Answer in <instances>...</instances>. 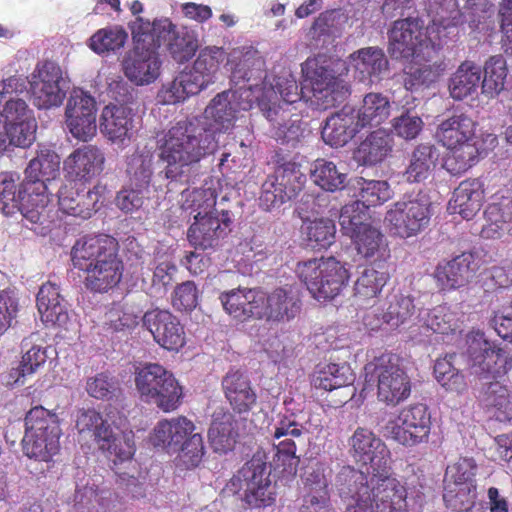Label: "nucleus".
Wrapping results in <instances>:
<instances>
[{
	"label": "nucleus",
	"instance_id": "f257e3e1",
	"mask_svg": "<svg viewBox=\"0 0 512 512\" xmlns=\"http://www.w3.org/2000/svg\"><path fill=\"white\" fill-rule=\"evenodd\" d=\"M158 161L162 173L170 181L187 180L192 167L218 147L216 130L198 117H185L155 135Z\"/></svg>",
	"mask_w": 512,
	"mask_h": 512
},
{
	"label": "nucleus",
	"instance_id": "f03ea898",
	"mask_svg": "<svg viewBox=\"0 0 512 512\" xmlns=\"http://www.w3.org/2000/svg\"><path fill=\"white\" fill-rule=\"evenodd\" d=\"M118 240L108 234L84 235L71 248L75 269L86 274L85 287L93 292H107L117 286L124 272Z\"/></svg>",
	"mask_w": 512,
	"mask_h": 512
},
{
	"label": "nucleus",
	"instance_id": "7ed1b4c3",
	"mask_svg": "<svg viewBox=\"0 0 512 512\" xmlns=\"http://www.w3.org/2000/svg\"><path fill=\"white\" fill-rule=\"evenodd\" d=\"M195 430V424L186 416L166 418L157 422L150 441L156 448L179 452L176 465L189 470L199 466L204 456L203 437Z\"/></svg>",
	"mask_w": 512,
	"mask_h": 512
},
{
	"label": "nucleus",
	"instance_id": "20e7f679",
	"mask_svg": "<svg viewBox=\"0 0 512 512\" xmlns=\"http://www.w3.org/2000/svg\"><path fill=\"white\" fill-rule=\"evenodd\" d=\"M270 474L265 459L256 454L230 478L225 489L238 496L245 508L270 507L277 498L276 484L272 483Z\"/></svg>",
	"mask_w": 512,
	"mask_h": 512
},
{
	"label": "nucleus",
	"instance_id": "39448f33",
	"mask_svg": "<svg viewBox=\"0 0 512 512\" xmlns=\"http://www.w3.org/2000/svg\"><path fill=\"white\" fill-rule=\"evenodd\" d=\"M304 89H309V100L318 109L327 110L342 104L350 95L349 86L337 75L335 62L323 55L308 58L302 64Z\"/></svg>",
	"mask_w": 512,
	"mask_h": 512
},
{
	"label": "nucleus",
	"instance_id": "423d86ee",
	"mask_svg": "<svg viewBox=\"0 0 512 512\" xmlns=\"http://www.w3.org/2000/svg\"><path fill=\"white\" fill-rule=\"evenodd\" d=\"M24 454L38 461L49 462L60 451L62 430L58 415L41 405L32 407L24 418Z\"/></svg>",
	"mask_w": 512,
	"mask_h": 512
},
{
	"label": "nucleus",
	"instance_id": "0eeeda50",
	"mask_svg": "<svg viewBox=\"0 0 512 512\" xmlns=\"http://www.w3.org/2000/svg\"><path fill=\"white\" fill-rule=\"evenodd\" d=\"M129 28L134 47L123 62L124 74L136 85L151 84L160 76L162 61L153 35L148 33L149 20L136 17Z\"/></svg>",
	"mask_w": 512,
	"mask_h": 512
},
{
	"label": "nucleus",
	"instance_id": "6e6552de",
	"mask_svg": "<svg viewBox=\"0 0 512 512\" xmlns=\"http://www.w3.org/2000/svg\"><path fill=\"white\" fill-rule=\"evenodd\" d=\"M134 381L140 398L165 413L177 410L183 402V386L171 371L158 363L138 368Z\"/></svg>",
	"mask_w": 512,
	"mask_h": 512
},
{
	"label": "nucleus",
	"instance_id": "1a4fd4ad",
	"mask_svg": "<svg viewBox=\"0 0 512 512\" xmlns=\"http://www.w3.org/2000/svg\"><path fill=\"white\" fill-rule=\"evenodd\" d=\"M301 283L317 301H330L347 285L350 274L335 257L313 258L299 262L295 269Z\"/></svg>",
	"mask_w": 512,
	"mask_h": 512
},
{
	"label": "nucleus",
	"instance_id": "9d476101",
	"mask_svg": "<svg viewBox=\"0 0 512 512\" xmlns=\"http://www.w3.org/2000/svg\"><path fill=\"white\" fill-rule=\"evenodd\" d=\"M275 171L262 184L259 198L260 206L270 210L286 201L292 200L304 188L306 176L300 170V164L282 150L272 157Z\"/></svg>",
	"mask_w": 512,
	"mask_h": 512
},
{
	"label": "nucleus",
	"instance_id": "9b49d317",
	"mask_svg": "<svg viewBox=\"0 0 512 512\" xmlns=\"http://www.w3.org/2000/svg\"><path fill=\"white\" fill-rule=\"evenodd\" d=\"M75 426L80 434H92L99 449L114 456V463L128 461L135 454L134 433H116L101 413L93 408L79 410Z\"/></svg>",
	"mask_w": 512,
	"mask_h": 512
},
{
	"label": "nucleus",
	"instance_id": "f8f14e48",
	"mask_svg": "<svg viewBox=\"0 0 512 512\" xmlns=\"http://www.w3.org/2000/svg\"><path fill=\"white\" fill-rule=\"evenodd\" d=\"M432 216L431 202L422 192L405 194L394 202L384 221L392 236L408 239L424 231Z\"/></svg>",
	"mask_w": 512,
	"mask_h": 512
},
{
	"label": "nucleus",
	"instance_id": "ddd939ff",
	"mask_svg": "<svg viewBox=\"0 0 512 512\" xmlns=\"http://www.w3.org/2000/svg\"><path fill=\"white\" fill-rule=\"evenodd\" d=\"M467 358L471 373L483 379H502L512 369L511 354L484 333L468 336Z\"/></svg>",
	"mask_w": 512,
	"mask_h": 512
},
{
	"label": "nucleus",
	"instance_id": "4468645a",
	"mask_svg": "<svg viewBox=\"0 0 512 512\" xmlns=\"http://www.w3.org/2000/svg\"><path fill=\"white\" fill-rule=\"evenodd\" d=\"M377 378V398L388 406H397L411 394V380L403 367V359L386 352L369 364Z\"/></svg>",
	"mask_w": 512,
	"mask_h": 512
},
{
	"label": "nucleus",
	"instance_id": "2eb2a0df",
	"mask_svg": "<svg viewBox=\"0 0 512 512\" xmlns=\"http://www.w3.org/2000/svg\"><path fill=\"white\" fill-rule=\"evenodd\" d=\"M431 414L426 405L417 403L405 407L387 421L384 435L405 447L427 443L431 432Z\"/></svg>",
	"mask_w": 512,
	"mask_h": 512
},
{
	"label": "nucleus",
	"instance_id": "dca6fc26",
	"mask_svg": "<svg viewBox=\"0 0 512 512\" xmlns=\"http://www.w3.org/2000/svg\"><path fill=\"white\" fill-rule=\"evenodd\" d=\"M387 51L392 59L408 60L423 57L427 50L432 52L436 46L424 32L423 22L419 18L407 17L393 22L388 30Z\"/></svg>",
	"mask_w": 512,
	"mask_h": 512
},
{
	"label": "nucleus",
	"instance_id": "f3484780",
	"mask_svg": "<svg viewBox=\"0 0 512 512\" xmlns=\"http://www.w3.org/2000/svg\"><path fill=\"white\" fill-rule=\"evenodd\" d=\"M336 487L345 504L344 512H378L375 477L352 466H343L336 476Z\"/></svg>",
	"mask_w": 512,
	"mask_h": 512
},
{
	"label": "nucleus",
	"instance_id": "a211bd4d",
	"mask_svg": "<svg viewBox=\"0 0 512 512\" xmlns=\"http://www.w3.org/2000/svg\"><path fill=\"white\" fill-rule=\"evenodd\" d=\"M148 33L158 49L165 45L167 52L177 63L188 62L199 48L198 35L188 27L177 28L170 19H155L149 21Z\"/></svg>",
	"mask_w": 512,
	"mask_h": 512
},
{
	"label": "nucleus",
	"instance_id": "6ab92c4d",
	"mask_svg": "<svg viewBox=\"0 0 512 512\" xmlns=\"http://www.w3.org/2000/svg\"><path fill=\"white\" fill-rule=\"evenodd\" d=\"M59 168V155L47 147L40 148L30 160L25 169L24 191L36 196V207L47 209L50 202L47 185L59 175Z\"/></svg>",
	"mask_w": 512,
	"mask_h": 512
},
{
	"label": "nucleus",
	"instance_id": "aec40b11",
	"mask_svg": "<svg viewBox=\"0 0 512 512\" xmlns=\"http://www.w3.org/2000/svg\"><path fill=\"white\" fill-rule=\"evenodd\" d=\"M353 459L361 465H369L372 475L383 474L391 469V453L386 444L371 430L358 427L349 441Z\"/></svg>",
	"mask_w": 512,
	"mask_h": 512
},
{
	"label": "nucleus",
	"instance_id": "412c9836",
	"mask_svg": "<svg viewBox=\"0 0 512 512\" xmlns=\"http://www.w3.org/2000/svg\"><path fill=\"white\" fill-rule=\"evenodd\" d=\"M358 193L357 200L342 207L339 215V224L342 228H349L359 218H365V211L369 207H375L388 201L392 196V191L387 181L366 180L359 178L357 180Z\"/></svg>",
	"mask_w": 512,
	"mask_h": 512
},
{
	"label": "nucleus",
	"instance_id": "4be33fe9",
	"mask_svg": "<svg viewBox=\"0 0 512 512\" xmlns=\"http://www.w3.org/2000/svg\"><path fill=\"white\" fill-rule=\"evenodd\" d=\"M143 326L154 341L168 351H179L186 344V333L179 318L166 309H151L142 317Z\"/></svg>",
	"mask_w": 512,
	"mask_h": 512
},
{
	"label": "nucleus",
	"instance_id": "5701e85b",
	"mask_svg": "<svg viewBox=\"0 0 512 512\" xmlns=\"http://www.w3.org/2000/svg\"><path fill=\"white\" fill-rule=\"evenodd\" d=\"M24 190V181L17 189L12 174L0 173V210L5 215L20 211L23 217L31 223L42 224L47 216L46 209L33 205L36 202V196Z\"/></svg>",
	"mask_w": 512,
	"mask_h": 512
},
{
	"label": "nucleus",
	"instance_id": "b1692460",
	"mask_svg": "<svg viewBox=\"0 0 512 512\" xmlns=\"http://www.w3.org/2000/svg\"><path fill=\"white\" fill-rule=\"evenodd\" d=\"M66 125L76 139L88 141L97 131L95 99L81 89L70 94L65 109Z\"/></svg>",
	"mask_w": 512,
	"mask_h": 512
},
{
	"label": "nucleus",
	"instance_id": "393cba45",
	"mask_svg": "<svg viewBox=\"0 0 512 512\" xmlns=\"http://www.w3.org/2000/svg\"><path fill=\"white\" fill-rule=\"evenodd\" d=\"M106 185L97 183L85 191L76 183L63 185L58 191L59 210L69 216L88 219L98 210V204L105 200Z\"/></svg>",
	"mask_w": 512,
	"mask_h": 512
},
{
	"label": "nucleus",
	"instance_id": "a878e982",
	"mask_svg": "<svg viewBox=\"0 0 512 512\" xmlns=\"http://www.w3.org/2000/svg\"><path fill=\"white\" fill-rule=\"evenodd\" d=\"M364 219L359 218V223L355 221L349 228L341 227L342 232L352 239L357 253L372 261L371 264H388L391 252L385 236L379 229L365 224Z\"/></svg>",
	"mask_w": 512,
	"mask_h": 512
},
{
	"label": "nucleus",
	"instance_id": "bb28decb",
	"mask_svg": "<svg viewBox=\"0 0 512 512\" xmlns=\"http://www.w3.org/2000/svg\"><path fill=\"white\" fill-rule=\"evenodd\" d=\"M231 223L230 212L227 210L219 214L194 216L187 231L188 242L196 250L215 249L230 231Z\"/></svg>",
	"mask_w": 512,
	"mask_h": 512
},
{
	"label": "nucleus",
	"instance_id": "cd10ccee",
	"mask_svg": "<svg viewBox=\"0 0 512 512\" xmlns=\"http://www.w3.org/2000/svg\"><path fill=\"white\" fill-rule=\"evenodd\" d=\"M414 312L415 306L410 296L394 293L388 295L380 307H372V310L364 315L363 323L371 330L380 328L383 323L399 326L410 319Z\"/></svg>",
	"mask_w": 512,
	"mask_h": 512
},
{
	"label": "nucleus",
	"instance_id": "c85d7f7f",
	"mask_svg": "<svg viewBox=\"0 0 512 512\" xmlns=\"http://www.w3.org/2000/svg\"><path fill=\"white\" fill-rule=\"evenodd\" d=\"M62 71L58 65L46 61L38 69L36 79L31 83L33 103L39 109H48L59 106L65 92L60 87Z\"/></svg>",
	"mask_w": 512,
	"mask_h": 512
},
{
	"label": "nucleus",
	"instance_id": "c756f323",
	"mask_svg": "<svg viewBox=\"0 0 512 512\" xmlns=\"http://www.w3.org/2000/svg\"><path fill=\"white\" fill-rule=\"evenodd\" d=\"M261 319L284 321L294 318L301 310L299 289L292 285L275 288L269 294L262 291Z\"/></svg>",
	"mask_w": 512,
	"mask_h": 512
},
{
	"label": "nucleus",
	"instance_id": "7c9ffc66",
	"mask_svg": "<svg viewBox=\"0 0 512 512\" xmlns=\"http://www.w3.org/2000/svg\"><path fill=\"white\" fill-rule=\"evenodd\" d=\"M105 154L93 144L76 148L64 161V169L73 180L90 182L104 170Z\"/></svg>",
	"mask_w": 512,
	"mask_h": 512
},
{
	"label": "nucleus",
	"instance_id": "2f4dec72",
	"mask_svg": "<svg viewBox=\"0 0 512 512\" xmlns=\"http://www.w3.org/2000/svg\"><path fill=\"white\" fill-rule=\"evenodd\" d=\"M432 52L423 53V57L412 58V62L404 70V86L414 91L420 87H429L443 75L446 64L439 58V46H434Z\"/></svg>",
	"mask_w": 512,
	"mask_h": 512
},
{
	"label": "nucleus",
	"instance_id": "473e14b6",
	"mask_svg": "<svg viewBox=\"0 0 512 512\" xmlns=\"http://www.w3.org/2000/svg\"><path fill=\"white\" fill-rule=\"evenodd\" d=\"M224 311L234 319L244 322L249 319H261L263 304L262 290L257 288H236L219 295Z\"/></svg>",
	"mask_w": 512,
	"mask_h": 512
},
{
	"label": "nucleus",
	"instance_id": "72a5a7b5",
	"mask_svg": "<svg viewBox=\"0 0 512 512\" xmlns=\"http://www.w3.org/2000/svg\"><path fill=\"white\" fill-rule=\"evenodd\" d=\"M476 270L474 255L464 252L449 261L438 263L433 276L442 290H453L465 286Z\"/></svg>",
	"mask_w": 512,
	"mask_h": 512
},
{
	"label": "nucleus",
	"instance_id": "f704fd0d",
	"mask_svg": "<svg viewBox=\"0 0 512 512\" xmlns=\"http://www.w3.org/2000/svg\"><path fill=\"white\" fill-rule=\"evenodd\" d=\"M42 322L46 327L66 328L69 322L68 303L59 286L51 281L42 284L36 298Z\"/></svg>",
	"mask_w": 512,
	"mask_h": 512
},
{
	"label": "nucleus",
	"instance_id": "c9c22d12",
	"mask_svg": "<svg viewBox=\"0 0 512 512\" xmlns=\"http://www.w3.org/2000/svg\"><path fill=\"white\" fill-rule=\"evenodd\" d=\"M224 395L234 412H250L257 403V394L249 378L240 370H230L222 379Z\"/></svg>",
	"mask_w": 512,
	"mask_h": 512
},
{
	"label": "nucleus",
	"instance_id": "e433bc0d",
	"mask_svg": "<svg viewBox=\"0 0 512 512\" xmlns=\"http://www.w3.org/2000/svg\"><path fill=\"white\" fill-rule=\"evenodd\" d=\"M361 130L355 109L344 106L326 119L321 135L324 142L331 147H343Z\"/></svg>",
	"mask_w": 512,
	"mask_h": 512
},
{
	"label": "nucleus",
	"instance_id": "4c0bfd02",
	"mask_svg": "<svg viewBox=\"0 0 512 512\" xmlns=\"http://www.w3.org/2000/svg\"><path fill=\"white\" fill-rule=\"evenodd\" d=\"M134 129V114L125 105H107L103 108L100 130L113 143L130 140Z\"/></svg>",
	"mask_w": 512,
	"mask_h": 512
},
{
	"label": "nucleus",
	"instance_id": "58836bf2",
	"mask_svg": "<svg viewBox=\"0 0 512 512\" xmlns=\"http://www.w3.org/2000/svg\"><path fill=\"white\" fill-rule=\"evenodd\" d=\"M374 477L378 512H409L406 486L389 472L374 474Z\"/></svg>",
	"mask_w": 512,
	"mask_h": 512
},
{
	"label": "nucleus",
	"instance_id": "ea45409f",
	"mask_svg": "<svg viewBox=\"0 0 512 512\" xmlns=\"http://www.w3.org/2000/svg\"><path fill=\"white\" fill-rule=\"evenodd\" d=\"M390 279L388 264H370L360 272L354 284V299L358 305L378 298Z\"/></svg>",
	"mask_w": 512,
	"mask_h": 512
},
{
	"label": "nucleus",
	"instance_id": "a19ab883",
	"mask_svg": "<svg viewBox=\"0 0 512 512\" xmlns=\"http://www.w3.org/2000/svg\"><path fill=\"white\" fill-rule=\"evenodd\" d=\"M225 59L226 52L222 47L207 46L200 50L192 68L186 71L200 92L215 83Z\"/></svg>",
	"mask_w": 512,
	"mask_h": 512
},
{
	"label": "nucleus",
	"instance_id": "79ce46f5",
	"mask_svg": "<svg viewBox=\"0 0 512 512\" xmlns=\"http://www.w3.org/2000/svg\"><path fill=\"white\" fill-rule=\"evenodd\" d=\"M393 144V138L386 130H374L359 143L353 152V158L359 165H376L392 152Z\"/></svg>",
	"mask_w": 512,
	"mask_h": 512
},
{
	"label": "nucleus",
	"instance_id": "37998d69",
	"mask_svg": "<svg viewBox=\"0 0 512 512\" xmlns=\"http://www.w3.org/2000/svg\"><path fill=\"white\" fill-rule=\"evenodd\" d=\"M485 197L483 182L480 179H466L453 192L451 208L464 219H472L481 209Z\"/></svg>",
	"mask_w": 512,
	"mask_h": 512
},
{
	"label": "nucleus",
	"instance_id": "c03bdc74",
	"mask_svg": "<svg viewBox=\"0 0 512 512\" xmlns=\"http://www.w3.org/2000/svg\"><path fill=\"white\" fill-rule=\"evenodd\" d=\"M261 109L272 125V136L281 144L295 147L304 136V129L298 120H291L289 114L275 103L261 104Z\"/></svg>",
	"mask_w": 512,
	"mask_h": 512
},
{
	"label": "nucleus",
	"instance_id": "a18cd8bd",
	"mask_svg": "<svg viewBox=\"0 0 512 512\" xmlns=\"http://www.w3.org/2000/svg\"><path fill=\"white\" fill-rule=\"evenodd\" d=\"M240 96L238 91H223L217 94L205 109L207 116L220 126V130H228L240 110H249L252 107L249 101L239 102Z\"/></svg>",
	"mask_w": 512,
	"mask_h": 512
},
{
	"label": "nucleus",
	"instance_id": "49530a36",
	"mask_svg": "<svg viewBox=\"0 0 512 512\" xmlns=\"http://www.w3.org/2000/svg\"><path fill=\"white\" fill-rule=\"evenodd\" d=\"M355 71L362 82L378 81L389 69V62L384 51L379 47H365L351 54Z\"/></svg>",
	"mask_w": 512,
	"mask_h": 512
},
{
	"label": "nucleus",
	"instance_id": "de8ad7c7",
	"mask_svg": "<svg viewBox=\"0 0 512 512\" xmlns=\"http://www.w3.org/2000/svg\"><path fill=\"white\" fill-rule=\"evenodd\" d=\"M392 103L382 93H367L361 105L355 110L360 128H373L384 123L391 115Z\"/></svg>",
	"mask_w": 512,
	"mask_h": 512
},
{
	"label": "nucleus",
	"instance_id": "09e8293b",
	"mask_svg": "<svg viewBox=\"0 0 512 512\" xmlns=\"http://www.w3.org/2000/svg\"><path fill=\"white\" fill-rule=\"evenodd\" d=\"M436 136L444 147L475 139V122L465 113H454L439 124Z\"/></svg>",
	"mask_w": 512,
	"mask_h": 512
},
{
	"label": "nucleus",
	"instance_id": "8fccbe9b",
	"mask_svg": "<svg viewBox=\"0 0 512 512\" xmlns=\"http://www.w3.org/2000/svg\"><path fill=\"white\" fill-rule=\"evenodd\" d=\"M482 70L474 61H463L449 80V92L453 99L463 100L474 94L480 83Z\"/></svg>",
	"mask_w": 512,
	"mask_h": 512
},
{
	"label": "nucleus",
	"instance_id": "3c124183",
	"mask_svg": "<svg viewBox=\"0 0 512 512\" xmlns=\"http://www.w3.org/2000/svg\"><path fill=\"white\" fill-rule=\"evenodd\" d=\"M301 236L306 247L318 251L327 249L335 242L336 225L328 218L304 221Z\"/></svg>",
	"mask_w": 512,
	"mask_h": 512
},
{
	"label": "nucleus",
	"instance_id": "603ef678",
	"mask_svg": "<svg viewBox=\"0 0 512 512\" xmlns=\"http://www.w3.org/2000/svg\"><path fill=\"white\" fill-rule=\"evenodd\" d=\"M446 148L448 153L443 166L452 175H460L469 170L479 161L481 155L475 139Z\"/></svg>",
	"mask_w": 512,
	"mask_h": 512
},
{
	"label": "nucleus",
	"instance_id": "864d4df0",
	"mask_svg": "<svg viewBox=\"0 0 512 512\" xmlns=\"http://www.w3.org/2000/svg\"><path fill=\"white\" fill-rule=\"evenodd\" d=\"M456 353L446 354L440 357L434 364V376L437 382L448 392L456 394L464 393L467 388L465 375L455 366Z\"/></svg>",
	"mask_w": 512,
	"mask_h": 512
},
{
	"label": "nucleus",
	"instance_id": "5fc2aeb1",
	"mask_svg": "<svg viewBox=\"0 0 512 512\" xmlns=\"http://www.w3.org/2000/svg\"><path fill=\"white\" fill-rule=\"evenodd\" d=\"M438 150L432 144H420L412 152L405 171L407 181L418 183L428 178L438 161Z\"/></svg>",
	"mask_w": 512,
	"mask_h": 512
},
{
	"label": "nucleus",
	"instance_id": "6e6d98bb",
	"mask_svg": "<svg viewBox=\"0 0 512 512\" xmlns=\"http://www.w3.org/2000/svg\"><path fill=\"white\" fill-rule=\"evenodd\" d=\"M310 178L316 186L326 192L341 191L347 183V174L341 172L334 162L323 158L313 162Z\"/></svg>",
	"mask_w": 512,
	"mask_h": 512
},
{
	"label": "nucleus",
	"instance_id": "4d7b16f0",
	"mask_svg": "<svg viewBox=\"0 0 512 512\" xmlns=\"http://www.w3.org/2000/svg\"><path fill=\"white\" fill-rule=\"evenodd\" d=\"M274 456L270 462V471L273 470L278 478L292 479L295 477L300 462L296 455L297 447L293 439L287 438L273 444Z\"/></svg>",
	"mask_w": 512,
	"mask_h": 512
},
{
	"label": "nucleus",
	"instance_id": "13d9d810",
	"mask_svg": "<svg viewBox=\"0 0 512 512\" xmlns=\"http://www.w3.org/2000/svg\"><path fill=\"white\" fill-rule=\"evenodd\" d=\"M355 374L347 363H329L316 372L313 384L318 389L332 391L353 384Z\"/></svg>",
	"mask_w": 512,
	"mask_h": 512
},
{
	"label": "nucleus",
	"instance_id": "bf43d9fd",
	"mask_svg": "<svg viewBox=\"0 0 512 512\" xmlns=\"http://www.w3.org/2000/svg\"><path fill=\"white\" fill-rule=\"evenodd\" d=\"M185 197L184 207L195 213L194 216L200 215H213L220 212L215 208L217 201V191L213 187V182H205L201 188L192 190L191 192L185 190L183 192Z\"/></svg>",
	"mask_w": 512,
	"mask_h": 512
},
{
	"label": "nucleus",
	"instance_id": "052dcab7",
	"mask_svg": "<svg viewBox=\"0 0 512 512\" xmlns=\"http://www.w3.org/2000/svg\"><path fill=\"white\" fill-rule=\"evenodd\" d=\"M483 71L482 93L489 97L498 95L504 89L508 74L505 58L502 55L489 57L484 64Z\"/></svg>",
	"mask_w": 512,
	"mask_h": 512
},
{
	"label": "nucleus",
	"instance_id": "680f3d73",
	"mask_svg": "<svg viewBox=\"0 0 512 512\" xmlns=\"http://www.w3.org/2000/svg\"><path fill=\"white\" fill-rule=\"evenodd\" d=\"M236 425L232 415H223L212 421L208 437L216 451L226 452L233 448L238 437Z\"/></svg>",
	"mask_w": 512,
	"mask_h": 512
},
{
	"label": "nucleus",
	"instance_id": "e2e57ef3",
	"mask_svg": "<svg viewBox=\"0 0 512 512\" xmlns=\"http://www.w3.org/2000/svg\"><path fill=\"white\" fill-rule=\"evenodd\" d=\"M153 157L149 153L135 152L127 158L126 172L129 185L147 190L153 175Z\"/></svg>",
	"mask_w": 512,
	"mask_h": 512
},
{
	"label": "nucleus",
	"instance_id": "0e129e2a",
	"mask_svg": "<svg viewBox=\"0 0 512 512\" xmlns=\"http://www.w3.org/2000/svg\"><path fill=\"white\" fill-rule=\"evenodd\" d=\"M200 93L186 71L180 72L172 82L164 85L158 93L159 101L163 104H176L188 97Z\"/></svg>",
	"mask_w": 512,
	"mask_h": 512
},
{
	"label": "nucleus",
	"instance_id": "69168bd1",
	"mask_svg": "<svg viewBox=\"0 0 512 512\" xmlns=\"http://www.w3.org/2000/svg\"><path fill=\"white\" fill-rule=\"evenodd\" d=\"M128 38L126 30L120 25L99 29L89 39V47L97 54L116 51L124 47Z\"/></svg>",
	"mask_w": 512,
	"mask_h": 512
},
{
	"label": "nucleus",
	"instance_id": "338daca9",
	"mask_svg": "<svg viewBox=\"0 0 512 512\" xmlns=\"http://www.w3.org/2000/svg\"><path fill=\"white\" fill-rule=\"evenodd\" d=\"M478 466L471 457H460L456 462L447 466L444 485L477 487L476 474Z\"/></svg>",
	"mask_w": 512,
	"mask_h": 512
},
{
	"label": "nucleus",
	"instance_id": "774afa93",
	"mask_svg": "<svg viewBox=\"0 0 512 512\" xmlns=\"http://www.w3.org/2000/svg\"><path fill=\"white\" fill-rule=\"evenodd\" d=\"M477 487L444 485L443 500L454 512H468L475 505Z\"/></svg>",
	"mask_w": 512,
	"mask_h": 512
}]
</instances>
